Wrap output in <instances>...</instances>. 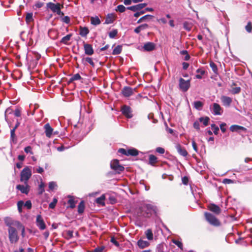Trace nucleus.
Wrapping results in <instances>:
<instances>
[{
    "mask_svg": "<svg viewBox=\"0 0 252 252\" xmlns=\"http://www.w3.org/2000/svg\"><path fill=\"white\" fill-rule=\"evenodd\" d=\"M141 212L139 216L149 217L157 214L158 209L156 206L151 204H144L141 207Z\"/></svg>",
    "mask_w": 252,
    "mask_h": 252,
    "instance_id": "nucleus-1",
    "label": "nucleus"
},
{
    "mask_svg": "<svg viewBox=\"0 0 252 252\" xmlns=\"http://www.w3.org/2000/svg\"><path fill=\"white\" fill-rule=\"evenodd\" d=\"M32 176V171L29 167H25L20 174V181L24 182L25 184H27L29 179Z\"/></svg>",
    "mask_w": 252,
    "mask_h": 252,
    "instance_id": "nucleus-2",
    "label": "nucleus"
},
{
    "mask_svg": "<svg viewBox=\"0 0 252 252\" xmlns=\"http://www.w3.org/2000/svg\"><path fill=\"white\" fill-rule=\"evenodd\" d=\"M47 7L53 12L56 13L59 15H63V13L61 11V5L59 3H54L49 2L47 3Z\"/></svg>",
    "mask_w": 252,
    "mask_h": 252,
    "instance_id": "nucleus-3",
    "label": "nucleus"
},
{
    "mask_svg": "<svg viewBox=\"0 0 252 252\" xmlns=\"http://www.w3.org/2000/svg\"><path fill=\"white\" fill-rule=\"evenodd\" d=\"M179 89L182 92H187L190 87V80H185L182 78H180L179 80Z\"/></svg>",
    "mask_w": 252,
    "mask_h": 252,
    "instance_id": "nucleus-4",
    "label": "nucleus"
},
{
    "mask_svg": "<svg viewBox=\"0 0 252 252\" xmlns=\"http://www.w3.org/2000/svg\"><path fill=\"white\" fill-rule=\"evenodd\" d=\"M9 238L11 243H16L18 239L17 233L15 228L9 226L8 229Z\"/></svg>",
    "mask_w": 252,
    "mask_h": 252,
    "instance_id": "nucleus-5",
    "label": "nucleus"
},
{
    "mask_svg": "<svg viewBox=\"0 0 252 252\" xmlns=\"http://www.w3.org/2000/svg\"><path fill=\"white\" fill-rule=\"evenodd\" d=\"M210 108L212 114L214 115H221L223 113L222 108L217 103H214L210 106Z\"/></svg>",
    "mask_w": 252,
    "mask_h": 252,
    "instance_id": "nucleus-6",
    "label": "nucleus"
},
{
    "mask_svg": "<svg viewBox=\"0 0 252 252\" xmlns=\"http://www.w3.org/2000/svg\"><path fill=\"white\" fill-rule=\"evenodd\" d=\"M111 167L117 173H120L124 170V167L119 164V160L114 159L111 162Z\"/></svg>",
    "mask_w": 252,
    "mask_h": 252,
    "instance_id": "nucleus-7",
    "label": "nucleus"
},
{
    "mask_svg": "<svg viewBox=\"0 0 252 252\" xmlns=\"http://www.w3.org/2000/svg\"><path fill=\"white\" fill-rule=\"evenodd\" d=\"M122 112L127 118H131L133 116L132 111L131 108L127 105H124L122 107Z\"/></svg>",
    "mask_w": 252,
    "mask_h": 252,
    "instance_id": "nucleus-8",
    "label": "nucleus"
},
{
    "mask_svg": "<svg viewBox=\"0 0 252 252\" xmlns=\"http://www.w3.org/2000/svg\"><path fill=\"white\" fill-rule=\"evenodd\" d=\"M134 89L129 87H125L122 91L123 95L125 97H129L133 94Z\"/></svg>",
    "mask_w": 252,
    "mask_h": 252,
    "instance_id": "nucleus-9",
    "label": "nucleus"
},
{
    "mask_svg": "<svg viewBox=\"0 0 252 252\" xmlns=\"http://www.w3.org/2000/svg\"><path fill=\"white\" fill-rule=\"evenodd\" d=\"M147 5V3H139L135 5L128 7L127 8L134 12H137L140 10Z\"/></svg>",
    "mask_w": 252,
    "mask_h": 252,
    "instance_id": "nucleus-10",
    "label": "nucleus"
},
{
    "mask_svg": "<svg viewBox=\"0 0 252 252\" xmlns=\"http://www.w3.org/2000/svg\"><path fill=\"white\" fill-rule=\"evenodd\" d=\"M220 100L223 106L225 107H229L232 101L231 97L225 95L221 96Z\"/></svg>",
    "mask_w": 252,
    "mask_h": 252,
    "instance_id": "nucleus-11",
    "label": "nucleus"
},
{
    "mask_svg": "<svg viewBox=\"0 0 252 252\" xmlns=\"http://www.w3.org/2000/svg\"><path fill=\"white\" fill-rule=\"evenodd\" d=\"M208 209L214 213V214L218 215L220 213L221 209L217 205L214 204H210L208 206Z\"/></svg>",
    "mask_w": 252,
    "mask_h": 252,
    "instance_id": "nucleus-12",
    "label": "nucleus"
},
{
    "mask_svg": "<svg viewBox=\"0 0 252 252\" xmlns=\"http://www.w3.org/2000/svg\"><path fill=\"white\" fill-rule=\"evenodd\" d=\"M44 128L46 136L48 138H50L53 133V129L48 123L44 125Z\"/></svg>",
    "mask_w": 252,
    "mask_h": 252,
    "instance_id": "nucleus-13",
    "label": "nucleus"
},
{
    "mask_svg": "<svg viewBox=\"0 0 252 252\" xmlns=\"http://www.w3.org/2000/svg\"><path fill=\"white\" fill-rule=\"evenodd\" d=\"M84 48L85 53V54H86L87 55L91 56L94 53L92 46L91 44L84 43Z\"/></svg>",
    "mask_w": 252,
    "mask_h": 252,
    "instance_id": "nucleus-14",
    "label": "nucleus"
},
{
    "mask_svg": "<svg viewBox=\"0 0 252 252\" xmlns=\"http://www.w3.org/2000/svg\"><path fill=\"white\" fill-rule=\"evenodd\" d=\"M25 185V186L18 185L16 186V189L20 190L22 193L27 194L29 192L30 186L28 185V183Z\"/></svg>",
    "mask_w": 252,
    "mask_h": 252,
    "instance_id": "nucleus-15",
    "label": "nucleus"
},
{
    "mask_svg": "<svg viewBox=\"0 0 252 252\" xmlns=\"http://www.w3.org/2000/svg\"><path fill=\"white\" fill-rule=\"evenodd\" d=\"M143 48L144 51H151L155 49V44L153 42H148L144 45Z\"/></svg>",
    "mask_w": 252,
    "mask_h": 252,
    "instance_id": "nucleus-16",
    "label": "nucleus"
},
{
    "mask_svg": "<svg viewBox=\"0 0 252 252\" xmlns=\"http://www.w3.org/2000/svg\"><path fill=\"white\" fill-rule=\"evenodd\" d=\"M176 148L177 152L180 155L183 157H186L188 155V152L186 150L183 148L180 145H176Z\"/></svg>",
    "mask_w": 252,
    "mask_h": 252,
    "instance_id": "nucleus-17",
    "label": "nucleus"
},
{
    "mask_svg": "<svg viewBox=\"0 0 252 252\" xmlns=\"http://www.w3.org/2000/svg\"><path fill=\"white\" fill-rule=\"evenodd\" d=\"M137 245L141 249H144L148 247L150 245L149 242L140 239L137 241Z\"/></svg>",
    "mask_w": 252,
    "mask_h": 252,
    "instance_id": "nucleus-18",
    "label": "nucleus"
},
{
    "mask_svg": "<svg viewBox=\"0 0 252 252\" xmlns=\"http://www.w3.org/2000/svg\"><path fill=\"white\" fill-rule=\"evenodd\" d=\"M230 130L232 132H235V131L238 132V131H239L240 130H246V128L245 127H243V126H238V125H234L231 126L230 127Z\"/></svg>",
    "mask_w": 252,
    "mask_h": 252,
    "instance_id": "nucleus-19",
    "label": "nucleus"
},
{
    "mask_svg": "<svg viewBox=\"0 0 252 252\" xmlns=\"http://www.w3.org/2000/svg\"><path fill=\"white\" fill-rule=\"evenodd\" d=\"M115 19V17L113 14H108L105 19V23L109 24L113 23Z\"/></svg>",
    "mask_w": 252,
    "mask_h": 252,
    "instance_id": "nucleus-20",
    "label": "nucleus"
},
{
    "mask_svg": "<svg viewBox=\"0 0 252 252\" xmlns=\"http://www.w3.org/2000/svg\"><path fill=\"white\" fill-rule=\"evenodd\" d=\"M105 199V194H102L100 197L96 198L95 199V202L99 205H100L102 206L105 205L104 200Z\"/></svg>",
    "mask_w": 252,
    "mask_h": 252,
    "instance_id": "nucleus-21",
    "label": "nucleus"
},
{
    "mask_svg": "<svg viewBox=\"0 0 252 252\" xmlns=\"http://www.w3.org/2000/svg\"><path fill=\"white\" fill-rule=\"evenodd\" d=\"M148 27L147 24L141 25L134 29V32L136 33H139L141 31H143Z\"/></svg>",
    "mask_w": 252,
    "mask_h": 252,
    "instance_id": "nucleus-22",
    "label": "nucleus"
},
{
    "mask_svg": "<svg viewBox=\"0 0 252 252\" xmlns=\"http://www.w3.org/2000/svg\"><path fill=\"white\" fill-rule=\"evenodd\" d=\"M89 31L87 27H81L79 34L81 36L85 37L89 33Z\"/></svg>",
    "mask_w": 252,
    "mask_h": 252,
    "instance_id": "nucleus-23",
    "label": "nucleus"
},
{
    "mask_svg": "<svg viewBox=\"0 0 252 252\" xmlns=\"http://www.w3.org/2000/svg\"><path fill=\"white\" fill-rule=\"evenodd\" d=\"M100 20L97 16L92 17L91 18V23L93 25H98L100 24Z\"/></svg>",
    "mask_w": 252,
    "mask_h": 252,
    "instance_id": "nucleus-24",
    "label": "nucleus"
},
{
    "mask_svg": "<svg viewBox=\"0 0 252 252\" xmlns=\"http://www.w3.org/2000/svg\"><path fill=\"white\" fill-rule=\"evenodd\" d=\"M145 234L148 240L151 241L153 240V233L151 229H147L145 232Z\"/></svg>",
    "mask_w": 252,
    "mask_h": 252,
    "instance_id": "nucleus-25",
    "label": "nucleus"
},
{
    "mask_svg": "<svg viewBox=\"0 0 252 252\" xmlns=\"http://www.w3.org/2000/svg\"><path fill=\"white\" fill-rule=\"evenodd\" d=\"M71 36V34H69L63 37L60 41L61 43H62L65 45H67L68 44V41L70 40Z\"/></svg>",
    "mask_w": 252,
    "mask_h": 252,
    "instance_id": "nucleus-26",
    "label": "nucleus"
},
{
    "mask_svg": "<svg viewBox=\"0 0 252 252\" xmlns=\"http://www.w3.org/2000/svg\"><path fill=\"white\" fill-rule=\"evenodd\" d=\"M69 200H68V204H69V207L71 208H74L75 207L76 202L73 197L70 195L68 196Z\"/></svg>",
    "mask_w": 252,
    "mask_h": 252,
    "instance_id": "nucleus-27",
    "label": "nucleus"
},
{
    "mask_svg": "<svg viewBox=\"0 0 252 252\" xmlns=\"http://www.w3.org/2000/svg\"><path fill=\"white\" fill-rule=\"evenodd\" d=\"M138 155V151L135 149H131L127 150V156H135Z\"/></svg>",
    "mask_w": 252,
    "mask_h": 252,
    "instance_id": "nucleus-28",
    "label": "nucleus"
},
{
    "mask_svg": "<svg viewBox=\"0 0 252 252\" xmlns=\"http://www.w3.org/2000/svg\"><path fill=\"white\" fill-rule=\"evenodd\" d=\"M203 106V104L200 101H196L193 102L194 107L198 110H200Z\"/></svg>",
    "mask_w": 252,
    "mask_h": 252,
    "instance_id": "nucleus-29",
    "label": "nucleus"
},
{
    "mask_svg": "<svg viewBox=\"0 0 252 252\" xmlns=\"http://www.w3.org/2000/svg\"><path fill=\"white\" fill-rule=\"evenodd\" d=\"M85 209V203L83 201H81L78 206V212L82 214Z\"/></svg>",
    "mask_w": 252,
    "mask_h": 252,
    "instance_id": "nucleus-30",
    "label": "nucleus"
},
{
    "mask_svg": "<svg viewBox=\"0 0 252 252\" xmlns=\"http://www.w3.org/2000/svg\"><path fill=\"white\" fill-rule=\"evenodd\" d=\"M205 217L207 220H218L215 216L209 213H205Z\"/></svg>",
    "mask_w": 252,
    "mask_h": 252,
    "instance_id": "nucleus-31",
    "label": "nucleus"
},
{
    "mask_svg": "<svg viewBox=\"0 0 252 252\" xmlns=\"http://www.w3.org/2000/svg\"><path fill=\"white\" fill-rule=\"evenodd\" d=\"M157 161V158L156 156L153 155H150L149 158V162L151 165H154Z\"/></svg>",
    "mask_w": 252,
    "mask_h": 252,
    "instance_id": "nucleus-32",
    "label": "nucleus"
},
{
    "mask_svg": "<svg viewBox=\"0 0 252 252\" xmlns=\"http://www.w3.org/2000/svg\"><path fill=\"white\" fill-rule=\"evenodd\" d=\"M210 119L208 117H200L199 119V122L203 123L204 126H207L208 125Z\"/></svg>",
    "mask_w": 252,
    "mask_h": 252,
    "instance_id": "nucleus-33",
    "label": "nucleus"
},
{
    "mask_svg": "<svg viewBox=\"0 0 252 252\" xmlns=\"http://www.w3.org/2000/svg\"><path fill=\"white\" fill-rule=\"evenodd\" d=\"M153 17V16L150 15H146L141 18H140L137 21L138 23H140L145 20H148V19H151Z\"/></svg>",
    "mask_w": 252,
    "mask_h": 252,
    "instance_id": "nucleus-34",
    "label": "nucleus"
},
{
    "mask_svg": "<svg viewBox=\"0 0 252 252\" xmlns=\"http://www.w3.org/2000/svg\"><path fill=\"white\" fill-rule=\"evenodd\" d=\"M122 51V46L118 45L113 50L112 54L113 55H118L121 53Z\"/></svg>",
    "mask_w": 252,
    "mask_h": 252,
    "instance_id": "nucleus-35",
    "label": "nucleus"
},
{
    "mask_svg": "<svg viewBox=\"0 0 252 252\" xmlns=\"http://www.w3.org/2000/svg\"><path fill=\"white\" fill-rule=\"evenodd\" d=\"M15 130L12 129L10 131V138L13 143L16 142V137L15 133Z\"/></svg>",
    "mask_w": 252,
    "mask_h": 252,
    "instance_id": "nucleus-36",
    "label": "nucleus"
},
{
    "mask_svg": "<svg viewBox=\"0 0 252 252\" xmlns=\"http://www.w3.org/2000/svg\"><path fill=\"white\" fill-rule=\"evenodd\" d=\"M32 15L33 14L32 13H27L26 17V21L27 23H30L33 21Z\"/></svg>",
    "mask_w": 252,
    "mask_h": 252,
    "instance_id": "nucleus-37",
    "label": "nucleus"
},
{
    "mask_svg": "<svg viewBox=\"0 0 252 252\" xmlns=\"http://www.w3.org/2000/svg\"><path fill=\"white\" fill-rule=\"evenodd\" d=\"M183 27H184V28L186 31H189V32L190 31L192 28L191 24L187 22H185L184 23Z\"/></svg>",
    "mask_w": 252,
    "mask_h": 252,
    "instance_id": "nucleus-38",
    "label": "nucleus"
},
{
    "mask_svg": "<svg viewBox=\"0 0 252 252\" xmlns=\"http://www.w3.org/2000/svg\"><path fill=\"white\" fill-rule=\"evenodd\" d=\"M36 225L41 229L44 230L46 228L44 221H36Z\"/></svg>",
    "mask_w": 252,
    "mask_h": 252,
    "instance_id": "nucleus-39",
    "label": "nucleus"
},
{
    "mask_svg": "<svg viewBox=\"0 0 252 252\" xmlns=\"http://www.w3.org/2000/svg\"><path fill=\"white\" fill-rule=\"evenodd\" d=\"M84 61H86V62H88V63H89L93 66H94V63L92 59L90 58V57H87L86 58H83L82 59V62L84 63Z\"/></svg>",
    "mask_w": 252,
    "mask_h": 252,
    "instance_id": "nucleus-40",
    "label": "nucleus"
},
{
    "mask_svg": "<svg viewBox=\"0 0 252 252\" xmlns=\"http://www.w3.org/2000/svg\"><path fill=\"white\" fill-rule=\"evenodd\" d=\"M57 202H58L57 198L56 197H54L53 198V201L52 202H51L49 205V208L51 209H54L55 208V207L56 206V205Z\"/></svg>",
    "mask_w": 252,
    "mask_h": 252,
    "instance_id": "nucleus-41",
    "label": "nucleus"
},
{
    "mask_svg": "<svg viewBox=\"0 0 252 252\" xmlns=\"http://www.w3.org/2000/svg\"><path fill=\"white\" fill-rule=\"evenodd\" d=\"M118 31L117 30H113L109 33V36L111 38H114L117 34Z\"/></svg>",
    "mask_w": 252,
    "mask_h": 252,
    "instance_id": "nucleus-42",
    "label": "nucleus"
},
{
    "mask_svg": "<svg viewBox=\"0 0 252 252\" xmlns=\"http://www.w3.org/2000/svg\"><path fill=\"white\" fill-rule=\"evenodd\" d=\"M23 206H24V201L22 200L19 201L17 203V207L19 212H21L22 211V208Z\"/></svg>",
    "mask_w": 252,
    "mask_h": 252,
    "instance_id": "nucleus-43",
    "label": "nucleus"
},
{
    "mask_svg": "<svg viewBox=\"0 0 252 252\" xmlns=\"http://www.w3.org/2000/svg\"><path fill=\"white\" fill-rule=\"evenodd\" d=\"M14 252H33V250L31 248H28L26 250L22 248H20L18 251H15Z\"/></svg>",
    "mask_w": 252,
    "mask_h": 252,
    "instance_id": "nucleus-44",
    "label": "nucleus"
},
{
    "mask_svg": "<svg viewBox=\"0 0 252 252\" xmlns=\"http://www.w3.org/2000/svg\"><path fill=\"white\" fill-rule=\"evenodd\" d=\"M211 128L212 130L213 131V132L215 135H217L218 133V131L219 130V127L215 124H212L211 125Z\"/></svg>",
    "mask_w": 252,
    "mask_h": 252,
    "instance_id": "nucleus-45",
    "label": "nucleus"
},
{
    "mask_svg": "<svg viewBox=\"0 0 252 252\" xmlns=\"http://www.w3.org/2000/svg\"><path fill=\"white\" fill-rule=\"evenodd\" d=\"M81 79V77L79 73L74 74L71 78L70 81L79 80Z\"/></svg>",
    "mask_w": 252,
    "mask_h": 252,
    "instance_id": "nucleus-46",
    "label": "nucleus"
},
{
    "mask_svg": "<svg viewBox=\"0 0 252 252\" xmlns=\"http://www.w3.org/2000/svg\"><path fill=\"white\" fill-rule=\"evenodd\" d=\"M241 91V88L239 87L233 88L231 89V92L233 94H239Z\"/></svg>",
    "mask_w": 252,
    "mask_h": 252,
    "instance_id": "nucleus-47",
    "label": "nucleus"
},
{
    "mask_svg": "<svg viewBox=\"0 0 252 252\" xmlns=\"http://www.w3.org/2000/svg\"><path fill=\"white\" fill-rule=\"evenodd\" d=\"M57 187V184L55 182H50L49 183V188L50 190H53Z\"/></svg>",
    "mask_w": 252,
    "mask_h": 252,
    "instance_id": "nucleus-48",
    "label": "nucleus"
},
{
    "mask_svg": "<svg viewBox=\"0 0 252 252\" xmlns=\"http://www.w3.org/2000/svg\"><path fill=\"white\" fill-rule=\"evenodd\" d=\"M172 242L177 245L179 248H180L181 250L183 249V244L182 243L181 241H179L178 240H173Z\"/></svg>",
    "mask_w": 252,
    "mask_h": 252,
    "instance_id": "nucleus-49",
    "label": "nucleus"
},
{
    "mask_svg": "<svg viewBox=\"0 0 252 252\" xmlns=\"http://www.w3.org/2000/svg\"><path fill=\"white\" fill-rule=\"evenodd\" d=\"M126 10V7L123 5H119L116 9V10L119 11L120 12H124Z\"/></svg>",
    "mask_w": 252,
    "mask_h": 252,
    "instance_id": "nucleus-50",
    "label": "nucleus"
},
{
    "mask_svg": "<svg viewBox=\"0 0 252 252\" xmlns=\"http://www.w3.org/2000/svg\"><path fill=\"white\" fill-rule=\"evenodd\" d=\"M210 66L211 67V68L212 69V70L215 73H216L217 71V70H218L217 66L214 62H211L210 63Z\"/></svg>",
    "mask_w": 252,
    "mask_h": 252,
    "instance_id": "nucleus-51",
    "label": "nucleus"
},
{
    "mask_svg": "<svg viewBox=\"0 0 252 252\" xmlns=\"http://www.w3.org/2000/svg\"><path fill=\"white\" fill-rule=\"evenodd\" d=\"M39 193L41 194L44 191V184L43 182H41L39 186Z\"/></svg>",
    "mask_w": 252,
    "mask_h": 252,
    "instance_id": "nucleus-52",
    "label": "nucleus"
},
{
    "mask_svg": "<svg viewBox=\"0 0 252 252\" xmlns=\"http://www.w3.org/2000/svg\"><path fill=\"white\" fill-rule=\"evenodd\" d=\"M246 30L248 32H251L252 31V25L251 22H249L245 27Z\"/></svg>",
    "mask_w": 252,
    "mask_h": 252,
    "instance_id": "nucleus-53",
    "label": "nucleus"
},
{
    "mask_svg": "<svg viewBox=\"0 0 252 252\" xmlns=\"http://www.w3.org/2000/svg\"><path fill=\"white\" fill-rule=\"evenodd\" d=\"M104 249V246L98 247L94 249L92 252H103Z\"/></svg>",
    "mask_w": 252,
    "mask_h": 252,
    "instance_id": "nucleus-54",
    "label": "nucleus"
},
{
    "mask_svg": "<svg viewBox=\"0 0 252 252\" xmlns=\"http://www.w3.org/2000/svg\"><path fill=\"white\" fill-rule=\"evenodd\" d=\"M24 207H26L27 209H30L32 207V202L30 200H28L26 201L25 203L24 202Z\"/></svg>",
    "mask_w": 252,
    "mask_h": 252,
    "instance_id": "nucleus-55",
    "label": "nucleus"
},
{
    "mask_svg": "<svg viewBox=\"0 0 252 252\" xmlns=\"http://www.w3.org/2000/svg\"><path fill=\"white\" fill-rule=\"evenodd\" d=\"M24 151L27 154L30 153L31 155H33V154L32 150V147L31 146H27L25 147L24 149Z\"/></svg>",
    "mask_w": 252,
    "mask_h": 252,
    "instance_id": "nucleus-56",
    "label": "nucleus"
},
{
    "mask_svg": "<svg viewBox=\"0 0 252 252\" xmlns=\"http://www.w3.org/2000/svg\"><path fill=\"white\" fill-rule=\"evenodd\" d=\"M111 242L114 245H115L116 246L118 247L119 246V243L116 240L114 237H112L111 238Z\"/></svg>",
    "mask_w": 252,
    "mask_h": 252,
    "instance_id": "nucleus-57",
    "label": "nucleus"
},
{
    "mask_svg": "<svg viewBox=\"0 0 252 252\" xmlns=\"http://www.w3.org/2000/svg\"><path fill=\"white\" fill-rule=\"evenodd\" d=\"M156 151L157 153H159L160 154H163L165 152L164 149L163 148L159 147L157 148Z\"/></svg>",
    "mask_w": 252,
    "mask_h": 252,
    "instance_id": "nucleus-58",
    "label": "nucleus"
},
{
    "mask_svg": "<svg viewBox=\"0 0 252 252\" xmlns=\"http://www.w3.org/2000/svg\"><path fill=\"white\" fill-rule=\"evenodd\" d=\"M226 124L224 123H221L220 125V130L221 131L224 133L226 131V128H225V126H226Z\"/></svg>",
    "mask_w": 252,
    "mask_h": 252,
    "instance_id": "nucleus-59",
    "label": "nucleus"
},
{
    "mask_svg": "<svg viewBox=\"0 0 252 252\" xmlns=\"http://www.w3.org/2000/svg\"><path fill=\"white\" fill-rule=\"evenodd\" d=\"M209 222L211 225L215 226H219L220 224V221H209Z\"/></svg>",
    "mask_w": 252,
    "mask_h": 252,
    "instance_id": "nucleus-60",
    "label": "nucleus"
},
{
    "mask_svg": "<svg viewBox=\"0 0 252 252\" xmlns=\"http://www.w3.org/2000/svg\"><path fill=\"white\" fill-rule=\"evenodd\" d=\"M63 21L66 24H68L70 22V18L68 16H64L63 18Z\"/></svg>",
    "mask_w": 252,
    "mask_h": 252,
    "instance_id": "nucleus-61",
    "label": "nucleus"
},
{
    "mask_svg": "<svg viewBox=\"0 0 252 252\" xmlns=\"http://www.w3.org/2000/svg\"><path fill=\"white\" fill-rule=\"evenodd\" d=\"M193 127L197 130H199V123L198 121H196L193 123Z\"/></svg>",
    "mask_w": 252,
    "mask_h": 252,
    "instance_id": "nucleus-62",
    "label": "nucleus"
},
{
    "mask_svg": "<svg viewBox=\"0 0 252 252\" xmlns=\"http://www.w3.org/2000/svg\"><path fill=\"white\" fill-rule=\"evenodd\" d=\"M118 152H119V153H120L122 154L127 156V151L124 149L121 148V149H119Z\"/></svg>",
    "mask_w": 252,
    "mask_h": 252,
    "instance_id": "nucleus-63",
    "label": "nucleus"
},
{
    "mask_svg": "<svg viewBox=\"0 0 252 252\" xmlns=\"http://www.w3.org/2000/svg\"><path fill=\"white\" fill-rule=\"evenodd\" d=\"M158 21L164 24L167 23V22L166 19L164 17H162L159 19H158Z\"/></svg>",
    "mask_w": 252,
    "mask_h": 252,
    "instance_id": "nucleus-64",
    "label": "nucleus"
}]
</instances>
